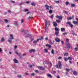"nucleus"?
Returning a JSON list of instances; mask_svg holds the SVG:
<instances>
[{
	"mask_svg": "<svg viewBox=\"0 0 78 78\" xmlns=\"http://www.w3.org/2000/svg\"><path fill=\"white\" fill-rule=\"evenodd\" d=\"M61 63V62L60 61H59L58 62V65H56L55 66L58 69H61V67H62V64Z\"/></svg>",
	"mask_w": 78,
	"mask_h": 78,
	"instance_id": "1",
	"label": "nucleus"
},
{
	"mask_svg": "<svg viewBox=\"0 0 78 78\" xmlns=\"http://www.w3.org/2000/svg\"><path fill=\"white\" fill-rule=\"evenodd\" d=\"M14 39L13 35H12L10 34V37L8 39V42L10 43H12V39Z\"/></svg>",
	"mask_w": 78,
	"mask_h": 78,
	"instance_id": "2",
	"label": "nucleus"
},
{
	"mask_svg": "<svg viewBox=\"0 0 78 78\" xmlns=\"http://www.w3.org/2000/svg\"><path fill=\"white\" fill-rule=\"evenodd\" d=\"M24 36L26 37H30L31 39V41H33L34 38L31 39V37H32L31 35L30 34H26L25 33Z\"/></svg>",
	"mask_w": 78,
	"mask_h": 78,
	"instance_id": "3",
	"label": "nucleus"
},
{
	"mask_svg": "<svg viewBox=\"0 0 78 78\" xmlns=\"http://www.w3.org/2000/svg\"><path fill=\"white\" fill-rule=\"evenodd\" d=\"M56 18H57L59 20H62V16H59L58 15H57L56 16Z\"/></svg>",
	"mask_w": 78,
	"mask_h": 78,
	"instance_id": "4",
	"label": "nucleus"
},
{
	"mask_svg": "<svg viewBox=\"0 0 78 78\" xmlns=\"http://www.w3.org/2000/svg\"><path fill=\"white\" fill-rule=\"evenodd\" d=\"M37 68L38 69H40V70H45V68L42 66H38Z\"/></svg>",
	"mask_w": 78,
	"mask_h": 78,
	"instance_id": "5",
	"label": "nucleus"
},
{
	"mask_svg": "<svg viewBox=\"0 0 78 78\" xmlns=\"http://www.w3.org/2000/svg\"><path fill=\"white\" fill-rule=\"evenodd\" d=\"M45 20L46 21H45V31L44 32H46V30H47V28H48V27H47V20Z\"/></svg>",
	"mask_w": 78,
	"mask_h": 78,
	"instance_id": "6",
	"label": "nucleus"
},
{
	"mask_svg": "<svg viewBox=\"0 0 78 78\" xmlns=\"http://www.w3.org/2000/svg\"><path fill=\"white\" fill-rule=\"evenodd\" d=\"M39 40H41V39H37V41H34L33 42V43L34 44H37V42H38L39 41Z\"/></svg>",
	"mask_w": 78,
	"mask_h": 78,
	"instance_id": "7",
	"label": "nucleus"
},
{
	"mask_svg": "<svg viewBox=\"0 0 78 78\" xmlns=\"http://www.w3.org/2000/svg\"><path fill=\"white\" fill-rule=\"evenodd\" d=\"M55 41L57 42H59L61 41V40L58 38H56L55 39Z\"/></svg>",
	"mask_w": 78,
	"mask_h": 78,
	"instance_id": "8",
	"label": "nucleus"
},
{
	"mask_svg": "<svg viewBox=\"0 0 78 78\" xmlns=\"http://www.w3.org/2000/svg\"><path fill=\"white\" fill-rule=\"evenodd\" d=\"M53 24L54 27H57L58 26V24H57V23H56V22H53Z\"/></svg>",
	"mask_w": 78,
	"mask_h": 78,
	"instance_id": "9",
	"label": "nucleus"
},
{
	"mask_svg": "<svg viewBox=\"0 0 78 78\" xmlns=\"http://www.w3.org/2000/svg\"><path fill=\"white\" fill-rule=\"evenodd\" d=\"M36 51V50L34 49H31L29 51L30 53H32V52H35Z\"/></svg>",
	"mask_w": 78,
	"mask_h": 78,
	"instance_id": "10",
	"label": "nucleus"
},
{
	"mask_svg": "<svg viewBox=\"0 0 78 78\" xmlns=\"http://www.w3.org/2000/svg\"><path fill=\"white\" fill-rule=\"evenodd\" d=\"M73 23H74V24H76V25H78V21H74L73 22Z\"/></svg>",
	"mask_w": 78,
	"mask_h": 78,
	"instance_id": "11",
	"label": "nucleus"
},
{
	"mask_svg": "<svg viewBox=\"0 0 78 78\" xmlns=\"http://www.w3.org/2000/svg\"><path fill=\"white\" fill-rule=\"evenodd\" d=\"M46 47H49L48 49H50L51 47V45H50V44H46Z\"/></svg>",
	"mask_w": 78,
	"mask_h": 78,
	"instance_id": "12",
	"label": "nucleus"
},
{
	"mask_svg": "<svg viewBox=\"0 0 78 78\" xmlns=\"http://www.w3.org/2000/svg\"><path fill=\"white\" fill-rule=\"evenodd\" d=\"M45 6L46 9H48V10H49V6L47 5H45Z\"/></svg>",
	"mask_w": 78,
	"mask_h": 78,
	"instance_id": "13",
	"label": "nucleus"
},
{
	"mask_svg": "<svg viewBox=\"0 0 78 78\" xmlns=\"http://www.w3.org/2000/svg\"><path fill=\"white\" fill-rule=\"evenodd\" d=\"M14 25H15V26H19V24L18 23H17V22H14Z\"/></svg>",
	"mask_w": 78,
	"mask_h": 78,
	"instance_id": "14",
	"label": "nucleus"
},
{
	"mask_svg": "<svg viewBox=\"0 0 78 78\" xmlns=\"http://www.w3.org/2000/svg\"><path fill=\"white\" fill-rule=\"evenodd\" d=\"M13 61L15 63H18V61L16 59H14Z\"/></svg>",
	"mask_w": 78,
	"mask_h": 78,
	"instance_id": "15",
	"label": "nucleus"
},
{
	"mask_svg": "<svg viewBox=\"0 0 78 78\" xmlns=\"http://www.w3.org/2000/svg\"><path fill=\"white\" fill-rule=\"evenodd\" d=\"M15 53L16 55H18V56H20V54L19 53H18V52H17V51H15Z\"/></svg>",
	"mask_w": 78,
	"mask_h": 78,
	"instance_id": "16",
	"label": "nucleus"
},
{
	"mask_svg": "<svg viewBox=\"0 0 78 78\" xmlns=\"http://www.w3.org/2000/svg\"><path fill=\"white\" fill-rule=\"evenodd\" d=\"M47 76H48V77H49V78H52V76L51 75L49 74H47Z\"/></svg>",
	"mask_w": 78,
	"mask_h": 78,
	"instance_id": "17",
	"label": "nucleus"
},
{
	"mask_svg": "<svg viewBox=\"0 0 78 78\" xmlns=\"http://www.w3.org/2000/svg\"><path fill=\"white\" fill-rule=\"evenodd\" d=\"M55 35H56L57 36H58V34H59V31H55Z\"/></svg>",
	"mask_w": 78,
	"mask_h": 78,
	"instance_id": "18",
	"label": "nucleus"
},
{
	"mask_svg": "<svg viewBox=\"0 0 78 78\" xmlns=\"http://www.w3.org/2000/svg\"><path fill=\"white\" fill-rule=\"evenodd\" d=\"M55 31H59V29L57 28V27L55 28Z\"/></svg>",
	"mask_w": 78,
	"mask_h": 78,
	"instance_id": "19",
	"label": "nucleus"
},
{
	"mask_svg": "<svg viewBox=\"0 0 78 78\" xmlns=\"http://www.w3.org/2000/svg\"><path fill=\"white\" fill-rule=\"evenodd\" d=\"M17 77H18V78H22V76H21V75H20L18 74L17 75Z\"/></svg>",
	"mask_w": 78,
	"mask_h": 78,
	"instance_id": "20",
	"label": "nucleus"
},
{
	"mask_svg": "<svg viewBox=\"0 0 78 78\" xmlns=\"http://www.w3.org/2000/svg\"><path fill=\"white\" fill-rule=\"evenodd\" d=\"M68 59L69 60H72L73 59V58H72V57H70L68 58Z\"/></svg>",
	"mask_w": 78,
	"mask_h": 78,
	"instance_id": "21",
	"label": "nucleus"
},
{
	"mask_svg": "<svg viewBox=\"0 0 78 78\" xmlns=\"http://www.w3.org/2000/svg\"><path fill=\"white\" fill-rule=\"evenodd\" d=\"M46 23L47 24V25H50V21H48L47 22L46 21Z\"/></svg>",
	"mask_w": 78,
	"mask_h": 78,
	"instance_id": "22",
	"label": "nucleus"
},
{
	"mask_svg": "<svg viewBox=\"0 0 78 78\" xmlns=\"http://www.w3.org/2000/svg\"><path fill=\"white\" fill-rule=\"evenodd\" d=\"M61 31H65V29L64 28H61Z\"/></svg>",
	"mask_w": 78,
	"mask_h": 78,
	"instance_id": "23",
	"label": "nucleus"
},
{
	"mask_svg": "<svg viewBox=\"0 0 78 78\" xmlns=\"http://www.w3.org/2000/svg\"><path fill=\"white\" fill-rule=\"evenodd\" d=\"M73 74L74 75H76V74H77L76 72V71H73Z\"/></svg>",
	"mask_w": 78,
	"mask_h": 78,
	"instance_id": "24",
	"label": "nucleus"
},
{
	"mask_svg": "<svg viewBox=\"0 0 78 78\" xmlns=\"http://www.w3.org/2000/svg\"><path fill=\"white\" fill-rule=\"evenodd\" d=\"M64 60L65 61H67V60H68V58H67L66 57L64 58Z\"/></svg>",
	"mask_w": 78,
	"mask_h": 78,
	"instance_id": "25",
	"label": "nucleus"
},
{
	"mask_svg": "<svg viewBox=\"0 0 78 78\" xmlns=\"http://www.w3.org/2000/svg\"><path fill=\"white\" fill-rule=\"evenodd\" d=\"M44 52L45 53H47V52H48V50H47V49H45Z\"/></svg>",
	"mask_w": 78,
	"mask_h": 78,
	"instance_id": "26",
	"label": "nucleus"
},
{
	"mask_svg": "<svg viewBox=\"0 0 78 78\" xmlns=\"http://www.w3.org/2000/svg\"><path fill=\"white\" fill-rule=\"evenodd\" d=\"M56 22H57V23H60L61 22V21H60L59 20H56Z\"/></svg>",
	"mask_w": 78,
	"mask_h": 78,
	"instance_id": "27",
	"label": "nucleus"
},
{
	"mask_svg": "<svg viewBox=\"0 0 78 78\" xmlns=\"http://www.w3.org/2000/svg\"><path fill=\"white\" fill-rule=\"evenodd\" d=\"M71 7H75V5L74 4H71Z\"/></svg>",
	"mask_w": 78,
	"mask_h": 78,
	"instance_id": "28",
	"label": "nucleus"
},
{
	"mask_svg": "<svg viewBox=\"0 0 78 78\" xmlns=\"http://www.w3.org/2000/svg\"><path fill=\"white\" fill-rule=\"evenodd\" d=\"M66 71H67V72H69L70 71V69H69L68 68H66Z\"/></svg>",
	"mask_w": 78,
	"mask_h": 78,
	"instance_id": "29",
	"label": "nucleus"
},
{
	"mask_svg": "<svg viewBox=\"0 0 78 78\" xmlns=\"http://www.w3.org/2000/svg\"><path fill=\"white\" fill-rule=\"evenodd\" d=\"M72 18L74 19V16H73L72 17V18L71 17H69L68 18V20H71V19H72Z\"/></svg>",
	"mask_w": 78,
	"mask_h": 78,
	"instance_id": "30",
	"label": "nucleus"
},
{
	"mask_svg": "<svg viewBox=\"0 0 78 78\" xmlns=\"http://www.w3.org/2000/svg\"><path fill=\"white\" fill-rule=\"evenodd\" d=\"M4 21L5 23H8V20H4Z\"/></svg>",
	"mask_w": 78,
	"mask_h": 78,
	"instance_id": "31",
	"label": "nucleus"
},
{
	"mask_svg": "<svg viewBox=\"0 0 78 78\" xmlns=\"http://www.w3.org/2000/svg\"><path fill=\"white\" fill-rule=\"evenodd\" d=\"M1 41L2 42H4V41H5V39H4V38H2L1 39Z\"/></svg>",
	"mask_w": 78,
	"mask_h": 78,
	"instance_id": "32",
	"label": "nucleus"
},
{
	"mask_svg": "<svg viewBox=\"0 0 78 78\" xmlns=\"http://www.w3.org/2000/svg\"><path fill=\"white\" fill-rule=\"evenodd\" d=\"M67 24H68V25H71V23L70 22H68L67 23Z\"/></svg>",
	"mask_w": 78,
	"mask_h": 78,
	"instance_id": "33",
	"label": "nucleus"
},
{
	"mask_svg": "<svg viewBox=\"0 0 78 78\" xmlns=\"http://www.w3.org/2000/svg\"><path fill=\"white\" fill-rule=\"evenodd\" d=\"M49 43L51 44H53V43L52 42V41H51V40L49 41Z\"/></svg>",
	"mask_w": 78,
	"mask_h": 78,
	"instance_id": "34",
	"label": "nucleus"
},
{
	"mask_svg": "<svg viewBox=\"0 0 78 78\" xmlns=\"http://www.w3.org/2000/svg\"><path fill=\"white\" fill-rule=\"evenodd\" d=\"M51 53L52 54H54V50H53V49H52Z\"/></svg>",
	"mask_w": 78,
	"mask_h": 78,
	"instance_id": "35",
	"label": "nucleus"
},
{
	"mask_svg": "<svg viewBox=\"0 0 78 78\" xmlns=\"http://www.w3.org/2000/svg\"><path fill=\"white\" fill-rule=\"evenodd\" d=\"M21 22L22 23H23V19H22L21 20Z\"/></svg>",
	"mask_w": 78,
	"mask_h": 78,
	"instance_id": "36",
	"label": "nucleus"
},
{
	"mask_svg": "<svg viewBox=\"0 0 78 78\" xmlns=\"http://www.w3.org/2000/svg\"><path fill=\"white\" fill-rule=\"evenodd\" d=\"M49 12L50 14H52V13L53 12V11L50 10L49 11Z\"/></svg>",
	"mask_w": 78,
	"mask_h": 78,
	"instance_id": "37",
	"label": "nucleus"
},
{
	"mask_svg": "<svg viewBox=\"0 0 78 78\" xmlns=\"http://www.w3.org/2000/svg\"><path fill=\"white\" fill-rule=\"evenodd\" d=\"M64 55V56H68V55H69V54H68V53H65Z\"/></svg>",
	"mask_w": 78,
	"mask_h": 78,
	"instance_id": "38",
	"label": "nucleus"
},
{
	"mask_svg": "<svg viewBox=\"0 0 78 78\" xmlns=\"http://www.w3.org/2000/svg\"><path fill=\"white\" fill-rule=\"evenodd\" d=\"M69 25L71 28H73V25L72 24H70V25Z\"/></svg>",
	"mask_w": 78,
	"mask_h": 78,
	"instance_id": "39",
	"label": "nucleus"
},
{
	"mask_svg": "<svg viewBox=\"0 0 78 78\" xmlns=\"http://www.w3.org/2000/svg\"><path fill=\"white\" fill-rule=\"evenodd\" d=\"M31 5H33V6H35V5H36V4L34 3H31Z\"/></svg>",
	"mask_w": 78,
	"mask_h": 78,
	"instance_id": "40",
	"label": "nucleus"
},
{
	"mask_svg": "<svg viewBox=\"0 0 78 78\" xmlns=\"http://www.w3.org/2000/svg\"><path fill=\"white\" fill-rule=\"evenodd\" d=\"M75 51H78V48H75Z\"/></svg>",
	"mask_w": 78,
	"mask_h": 78,
	"instance_id": "41",
	"label": "nucleus"
},
{
	"mask_svg": "<svg viewBox=\"0 0 78 78\" xmlns=\"http://www.w3.org/2000/svg\"><path fill=\"white\" fill-rule=\"evenodd\" d=\"M35 66L34 65H30L29 66V67H33V66Z\"/></svg>",
	"mask_w": 78,
	"mask_h": 78,
	"instance_id": "42",
	"label": "nucleus"
},
{
	"mask_svg": "<svg viewBox=\"0 0 78 78\" xmlns=\"http://www.w3.org/2000/svg\"><path fill=\"white\" fill-rule=\"evenodd\" d=\"M25 75H27V76H28V75H29L27 73H25Z\"/></svg>",
	"mask_w": 78,
	"mask_h": 78,
	"instance_id": "43",
	"label": "nucleus"
},
{
	"mask_svg": "<svg viewBox=\"0 0 78 78\" xmlns=\"http://www.w3.org/2000/svg\"><path fill=\"white\" fill-rule=\"evenodd\" d=\"M35 72L36 73H39V71L38 70H35Z\"/></svg>",
	"mask_w": 78,
	"mask_h": 78,
	"instance_id": "44",
	"label": "nucleus"
},
{
	"mask_svg": "<svg viewBox=\"0 0 78 78\" xmlns=\"http://www.w3.org/2000/svg\"><path fill=\"white\" fill-rule=\"evenodd\" d=\"M67 48H69L70 47V44H69L66 47Z\"/></svg>",
	"mask_w": 78,
	"mask_h": 78,
	"instance_id": "45",
	"label": "nucleus"
},
{
	"mask_svg": "<svg viewBox=\"0 0 78 78\" xmlns=\"http://www.w3.org/2000/svg\"><path fill=\"white\" fill-rule=\"evenodd\" d=\"M10 2L11 3H15V2L13 1H11Z\"/></svg>",
	"mask_w": 78,
	"mask_h": 78,
	"instance_id": "46",
	"label": "nucleus"
},
{
	"mask_svg": "<svg viewBox=\"0 0 78 78\" xmlns=\"http://www.w3.org/2000/svg\"><path fill=\"white\" fill-rule=\"evenodd\" d=\"M31 75L34 76L35 75V74L34 73H32L31 74Z\"/></svg>",
	"mask_w": 78,
	"mask_h": 78,
	"instance_id": "47",
	"label": "nucleus"
},
{
	"mask_svg": "<svg viewBox=\"0 0 78 78\" xmlns=\"http://www.w3.org/2000/svg\"><path fill=\"white\" fill-rule=\"evenodd\" d=\"M24 11L25 12H27V11H28V9H25Z\"/></svg>",
	"mask_w": 78,
	"mask_h": 78,
	"instance_id": "48",
	"label": "nucleus"
},
{
	"mask_svg": "<svg viewBox=\"0 0 78 78\" xmlns=\"http://www.w3.org/2000/svg\"><path fill=\"white\" fill-rule=\"evenodd\" d=\"M69 2H66V5H69Z\"/></svg>",
	"mask_w": 78,
	"mask_h": 78,
	"instance_id": "49",
	"label": "nucleus"
},
{
	"mask_svg": "<svg viewBox=\"0 0 78 78\" xmlns=\"http://www.w3.org/2000/svg\"><path fill=\"white\" fill-rule=\"evenodd\" d=\"M54 15H52L51 16V19H53V18Z\"/></svg>",
	"mask_w": 78,
	"mask_h": 78,
	"instance_id": "50",
	"label": "nucleus"
},
{
	"mask_svg": "<svg viewBox=\"0 0 78 78\" xmlns=\"http://www.w3.org/2000/svg\"><path fill=\"white\" fill-rule=\"evenodd\" d=\"M58 59H62V57H59L58 58Z\"/></svg>",
	"mask_w": 78,
	"mask_h": 78,
	"instance_id": "51",
	"label": "nucleus"
},
{
	"mask_svg": "<svg viewBox=\"0 0 78 78\" xmlns=\"http://www.w3.org/2000/svg\"><path fill=\"white\" fill-rule=\"evenodd\" d=\"M27 54H26V53H24L23 54V56H26Z\"/></svg>",
	"mask_w": 78,
	"mask_h": 78,
	"instance_id": "52",
	"label": "nucleus"
},
{
	"mask_svg": "<svg viewBox=\"0 0 78 78\" xmlns=\"http://www.w3.org/2000/svg\"><path fill=\"white\" fill-rule=\"evenodd\" d=\"M22 32H23V33H25V32H26V30H22Z\"/></svg>",
	"mask_w": 78,
	"mask_h": 78,
	"instance_id": "53",
	"label": "nucleus"
},
{
	"mask_svg": "<svg viewBox=\"0 0 78 78\" xmlns=\"http://www.w3.org/2000/svg\"><path fill=\"white\" fill-rule=\"evenodd\" d=\"M43 38H44V37H41V39H41V40L42 39H43Z\"/></svg>",
	"mask_w": 78,
	"mask_h": 78,
	"instance_id": "54",
	"label": "nucleus"
},
{
	"mask_svg": "<svg viewBox=\"0 0 78 78\" xmlns=\"http://www.w3.org/2000/svg\"><path fill=\"white\" fill-rule=\"evenodd\" d=\"M66 34H67V33H63V35H66Z\"/></svg>",
	"mask_w": 78,
	"mask_h": 78,
	"instance_id": "55",
	"label": "nucleus"
},
{
	"mask_svg": "<svg viewBox=\"0 0 78 78\" xmlns=\"http://www.w3.org/2000/svg\"><path fill=\"white\" fill-rule=\"evenodd\" d=\"M32 18H33V17H30V16H29V18H28V19H32Z\"/></svg>",
	"mask_w": 78,
	"mask_h": 78,
	"instance_id": "56",
	"label": "nucleus"
},
{
	"mask_svg": "<svg viewBox=\"0 0 78 78\" xmlns=\"http://www.w3.org/2000/svg\"><path fill=\"white\" fill-rule=\"evenodd\" d=\"M69 40L68 39H66V41L67 42H68L69 41Z\"/></svg>",
	"mask_w": 78,
	"mask_h": 78,
	"instance_id": "57",
	"label": "nucleus"
},
{
	"mask_svg": "<svg viewBox=\"0 0 78 78\" xmlns=\"http://www.w3.org/2000/svg\"><path fill=\"white\" fill-rule=\"evenodd\" d=\"M55 2L57 3H59V1H55Z\"/></svg>",
	"mask_w": 78,
	"mask_h": 78,
	"instance_id": "58",
	"label": "nucleus"
},
{
	"mask_svg": "<svg viewBox=\"0 0 78 78\" xmlns=\"http://www.w3.org/2000/svg\"><path fill=\"white\" fill-rule=\"evenodd\" d=\"M64 12L65 14H67L68 13V12L66 11H64Z\"/></svg>",
	"mask_w": 78,
	"mask_h": 78,
	"instance_id": "59",
	"label": "nucleus"
},
{
	"mask_svg": "<svg viewBox=\"0 0 78 78\" xmlns=\"http://www.w3.org/2000/svg\"><path fill=\"white\" fill-rule=\"evenodd\" d=\"M17 46H14V48L15 49H16V48H17Z\"/></svg>",
	"mask_w": 78,
	"mask_h": 78,
	"instance_id": "60",
	"label": "nucleus"
},
{
	"mask_svg": "<svg viewBox=\"0 0 78 78\" xmlns=\"http://www.w3.org/2000/svg\"><path fill=\"white\" fill-rule=\"evenodd\" d=\"M49 8H50L51 9V8H52L53 7L51 6H49Z\"/></svg>",
	"mask_w": 78,
	"mask_h": 78,
	"instance_id": "61",
	"label": "nucleus"
},
{
	"mask_svg": "<svg viewBox=\"0 0 78 78\" xmlns=\"http://www.w3.org/2000/svg\"><path fill=\"white\" fill-rule=\"evenodd\" d=\"M50 66L51 67V66L52 65L51 64V62H50Z\"/></svg>",
	"mask_w": 78,
	"mask_h": 78,
	"instance_id": "62",
	"label": "nucleus"
},
{
	"mask_svg": "<svg viewBox=\"0 0 78 78\" xmlns=\"http://www.w3.org/2000/svg\"><path fill=\"white\" fill-rule=\"evenodd\" d=\"M57 78H60V76H57Z\"/></svg>",
	"mask_w": 78,
	"mask_h": 78,
	"instance_id": "63",
	"label": "nucleus"
},
{
	"mask_svg": "<svg viewBox=\"0 0 78 78\" xmlns=\"http://www.w3.org/2000/svg\"><path fill=\"white\" fill-rule=\"evenodd\" d=\"M53 73H56V71H53Z\"/></svg>",
	"mask_w": 78,
	"mask_h": 78,
	"instance_id": "64",
	"label": "nucleus"
}]
</instances>
